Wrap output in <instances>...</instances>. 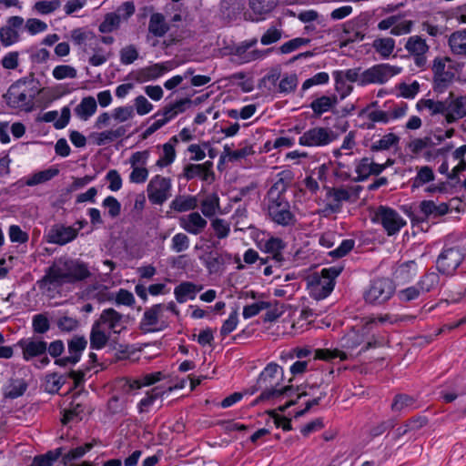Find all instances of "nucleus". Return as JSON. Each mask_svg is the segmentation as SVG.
<instances>
[{"label":"nucleus","mask_w":466,"mask_h":466,"mask_svg":"<svg viewBox=\"0 0 466 466\" xmlns=\"http://www.w3.org/2000/svg\"><path fill=\"white\" fill-rule=\"evenodd\" d=\"M90 276L88 265L84 261L61 258L46 269L45 276L37 281V286L43 292H50L64 284H74Z\"/></svg>","instance_id":"1"},{"label":"nucleus","mask_w":466,"mask_h":466,"mask_svg":"<svg viewBox=\"0 0 466 466\" xmlns=\"http://www.w3.org/2000/svg\"><path fill=\"white\" fill-rule=\"evenodd\" d=\"M365 323L363 325L362 330L363 333H360L357 330H351L345 334L340 339V346L342 350L339 349H324L319 350L317 351V357L320 360H334L336 359H339V360H347L353 357V351L361 344H363L366 340L364 331H370L373 326H375L378 322L380 323H394L396 319H392V316L389 314L381 315L378 318L369 317L364 319Z\"/></svg>","instance_id":"2"},{"label":"nucleus","mask_w":466,"mask_h":466,"mask_svg":"<svg viewBox=\"0 0 466 466\" xmlns=\"http://www.w3.org/2000/svg\"><path fill=\"white\" fill-rule=\"evenodd\" d=\"M44 92L39 80L30 73L13 83L4 97L9 107L28 113L35 108V97Z\"/></svg>","instance_id":"3"},{"label":"nucleus","mask_w":466,"mask_h":466,"mask_svg":"<svg viewBox=\"0 0 466 466\" xmlns=\"http://www.w3.org/2000/svg\"><path fill=\"white\" fill-rule=\"evenodd\" d=\"M287 188V182L283 178H279L270 187L266 197L268 218L282 227L292 226L296 223V216L286 198Z\"/></svg>","instance_id":"4"},{"label":"nucleus","mask_w":466,"mask_h":466,"mask_svg":"<svg viewBox=\"0 0 466 466\" xmlns=\"http://www.w3.org/2000/svg\"><path fill=\"white\" fill-rule=\"evenodd\" d=\"M283 380V370L275 362L268 363L260 372L257 384L259 389H264L256 401L267 400L288 394L292 390L291 386L279 388Z\"/></svg>","instance_id":"5"},{"label":"nucleus","mask_w":466,"mask_h":466,"mask_svg":"<svg viewBox=\"0 0 466 466\" xmlns=\"http://www.w3.org/2000/svg\"><path fill=\"white\" fill-rule=\"evenodd\" d=\"M341 271V267L333 266L323 268L320 275H313L309 282L310 296L318 300L327 298L333 290L335 279Z\"/></svg>","instance_id":"6"},{"label":"nucleus","mask_w":466,"mask_h":466,"mask_svg":"<svg viewBox=\"0 0 466 466\" xmlns=\"http://www.w3.org/2000/svg\"><path fill=\"white\" fill-rule=\"evenodd\" d=\"M395 285L388 278L373 279L363 294L364 300L371 305H382L394 294Z\"/></svg>","instance_id":"7"},{"label":"nucleus","mask_w":466,"mask_h":466,"mask_svg":"<svg viewBox=\"0 0 466 466\" xmlns=\"http://www.w3.org/2000/svg\"><path fill=\"white\" fill-rule=\"evenodd\" d=\"M463 259L464 253L459 246H445L436 259L437 270L442 275L453 276Z\"/></svg>","instance_id":"8"},{"label":"nucleus","mask_w":466,"mask_h":466,"mask_svg":"<svg viewBox=\"0 0 466 466\" xmlns=\"http://www.w3.org/2000/svg\"><path fill=\"white\" fill-rule=\"evenodd\" d=\"M149 202L153 205H163L172 195V180L161 175L154 176L147 186Z\"/></svg>","instance_id":"9"},{"label":"nucleus","mask_w":466,"mask_h":466,"mask_svg":"<svg viewBox=\"0 0 466 466\" xmlns=\"http://www.w3.org/2000/svg\"><path fill=\"white\" fill-rule=\"evenodd\" d=\"M168 326V320L164 314V304L158 303L146 309L139 322L140 329L145 332L164 330Z\"/></svg>","instance_id":"10"},{"label":"nucleus","mask_w":466,"mask_h":466,"mask_svg":"<svg viewBox=\"0 0 466 466\" xmlns=\"http://www.w3.org/2000/svg\"><path fill=\"white\" fill-rule=\"evenodd\" d=\"M373 221L382 226L389 236H393L406 225V220L393 208L380 206L373 216Z\"/></svg>","instance_id":"11"},{"label":"nucleus","mask_w":466,"mask_h":466,"mask_svg":"<svg viewBox=\"0 0 466 466\" xmlns=\"http://www.w3.org/2000/svg\"><path fill=\"white\" fill-rule=\"evenodd\" d=\"M401 67L390 64H378L362 71L361 86L370 84L382 85L388 82L392 76L400 74Z\"/></svg>","instance_id":"12"},{"label":"nucleus","mask_w":466,"mask_h":466,"mask_svg":"<svg viewBox=\"0 0 466 466\" xmlns=\"http://www.w3.org/2000/svg\"><path fill=\"white\" fill-rule=\"evenodd\" d=\"M335 139L336 135L331 129L316 127L304 132L299 138V144L303 147H324Z\"/></svg>","instance_id":"13"},{"label":"nucleus","mask_w":466,"mask_h":466,"mask_svg":"<svg viewBox=\"0 0 466 466\" xmlns=\"http://www.w3.org/2000/svg\"><path fill=\"white\" fill-rule=\"evenodd\" d=\"M87 340L84 336L75 335L67 342L68 355L55 360V364L66 367L67 365L76 364L86 348Z\"/></svg>","instance_id":"14"},{"label":"nucleus","mask_w":466,"mask_h":466,"mask_svg":"<svg viewBox=\"0 0 466 466\" xmlns=\"http://www.w3.org/2000/svg\"><path fill=\"white\" fill-rule=\"evenodd\" d=\"M413 25L412 20L403 19L400 15H394L380 21L377 26L381 31L390 29V35L400 36L410 34Z\"/></svg>","instance_id":"15"},{"label":"nucleus","mask_w":466,"mask_h":466,"mask_svg":"<svg viewBox=\"0 0 466 466\" xmlns=\"http://www.w3.org/2000/svg\"><path fill=\"white\" fill-rule=\"evenodd\" d=\"M404 48L413 57L418 67H423L426 65V54L430 50V46L425 39L417 35H411L407 39Z\"/></svg>","instance_id":"16"},{"label":"nucleus","mask_w":466,"mask_h":466,"mask_svg":"<svg viewBox=\"0 0 466 466\" xmlns=\"http://www.w3.org/2000/svg\"><path fill=\"white\" fill-rule=\"evenodd\" d=\"M448 58L435 57L432 65L434 90L442 93L452 82L454 74L446 70V62Z\"/></svg>","instance_id":"17"},{"label":"nucleus","mask_w":466,"mask_h":466,"mask_svg":"<svg viewBox=\"0 0 466 466\" xmlns=\"http://www.w3.org/2000/svg\"><path fill=\"white\" fill-rule=\"evenodd\" d=\"M172 68L173 64L170 61L156 63L133 72L132 77L138 83H145L159 78L166 72L170 71Z\"/></svg>","instance_id":"18"},{"label":"nucleus","mask_w":466,"mask_h":466,"mask_svg":"<svg viewBox=\"0 0 466 466\" xmlns=\"http://www.w3.org/2000/svg\"><path fill=\"white\" fill-rule=\"evenodd\" d=\"M24 22L23 17L14 15L7 19L5 25L0 27V41L4 46H10L20 40L19 31Z\"/></svg>","instance_id":"19"},{"label":"nucleus","mask_w":466,"mask_h":466,"mask_svg":"<svg viewBox=\"0 0 466 466\" xmlns=\"http://www.w3.org/2000/svg\"><path fill=\"white\" fill-rule=\"evenodd\" d=\"M16 346L22 350L23 359L25 361L43 356L47 350V342L40 338L22 339L17 341Z\"/></svg>","instance_id":"20"},{"label":"nucleus","mask_w":466,"mask_h":466,"mask_svg":"<svg viewBox=\"0 0 466 466\" xmlns=\"http://www.w3.org/2000/svg\"><path fill=\"white\" fill-rule=\"evenodd\" d=\"M59 174V169L56 167H50L45 170L37 171L29 176L25 180L19 179L16 182L10 185L9 188L12 191L20 189L25 186L35 187L40 184L50 181Z\"/></svg>","instance_id":"21"},{"label":"nucleus","mask_w":466,"mask_h":466,"mask_svg":"<svg viewBox=\"0 0 466 466\" xmlns=\"http://www.w3.org/2000/svg\"><path fill=\"white\" fill-rule=\"evenodd\" d=\"M446 107L445 120L447 123L451 124L463 118L466 116V96L454 97L453 94L451 93L449 97L446 98Z\"/></svg>","instance_id":"22"},{"label":"nucleus","mask_w":466,"mask_h":466,"mask_svg":"<svg viewBox=\"0 0 466 466\" xmlns=\"http://www.w3.org/2000/svg\"><path fill=\"white\" fill-rule=\"evenodd\" d=\"M96 322L113 333H120L126 328L124 315L112 308L104 309Z\"/></svg>","instance_id":"23"},{"label":"nucleus","mask_w":466,"mask_h":466,"mask_svg":"<svg viewBox=\"0 0 466 466\" xmlns=\"http://www.w3.org/2000/svg\"><path fill=\"white\" fill-rule=\"evenodd\" d=\"M76 231L74 227L63 224L52 226L47 234V241L59 246L66 245L76 238Z\"/></svg>","instance_id":"24"},{"label":"nucleus","mask_w":466,"mask_h":466,"mask_svg":"<svg viewBox=\"0 0 466 466\" xmlns=\"http://www.w3.org/2000/svg\"><path fill=\"white\" fill-rule=\"evenodd\" d=\"M178 224L188 234L197 236L205 230L208 221L198 212H191L180 217Z\"/></svg>","instance_id":"25"},{"label":"nucleus","mask_w":466,"mask_h":466,"mask_svg":"<svg viewBox=\"0 0 466 466\" xmlns=\"http://www.w3.org/2000/svg\"><path fill=\"white\" fill-rule=\"evenodd\" d=\"M163 379V374L160 371L148 373L144 375L139 380H131L128 378H122L119 380L122 390L126 393H129L132 390H139L144 386H150Z\"/></svg>","instance_id":"26"},{"label":"nucleus","mask_w":466,"mask_h":466,"mask_svg":"<svg viewBox=\"0 0 466 466\" xmlns=\"http://www.w3.org/2000/svg\"><path fill=\"white\" fill-rule=\"evenodd\" d=\"M212 162L207 161L204 164H188L185 166L183 175L187 180L200 177L204 181L213 178L214 172L211 170Z\"/></svg>","instance_id":"27"},{"label":"nucleus","mask_w":466,"mask_h":466,"mask_svg":"<svg viewBox=\"0 0 466 466\" xmlns=\"http://www.w3.org/2000/svg\"><path fill=\"white\" fill-rule=\"evenodd\" d=\"M339 103L338 96L333 94L330 96L322 95L316 97L309 104L310 109L315 116H320L327 112H333Z\"/></svg>","instance_id":"28"},{"label":"nucleus","mask_w":466,"mask_h":466,"mask_svg":"<svg viewBox=\"0 0 466 466\" xmlns=\"http://www.w3.org/2000/svg\"><path fill=\"white\" fill-rule=\"evenodd\" d=\"M418 273V266L414 260H409L398 265L392 273L397 284H406L412 280Z\"/></svg>","instance_id":"29"},{"label":"nucleus","mask_w":466,"mask_h":466,"mask_svg":"<svg viewBox=\"0 0 466 466\" xmlns=\"http://www.w3.org/2000/svg\"><path fill=\"white\" fill-rule=\"evenodd\" d=\"M270 48H268L266 50L255 49L252 51H248V48L246 46V44L242 42L238 46H235L232 54L238 57V60L240 63H249L252 61L264 58L267 55L270 53Z\"/></svg>","instance_id":"30"},{"label":"nucleus","mask_w":466,"mask_h":466,"mask_svg":"<svg viewBox=\"0 0 466 466\" xmlns=\"http://www.w3.org/2000/svg\"><path fill=\"white\" fill-rule=\"evenodd\" d=\"M265 248L268 253L267 262L273 261L277 268H280L285 261L282 255V250L285 248L283 240L279 238H271L265 243Z\"/></svg>","instance_id":"31"},{"label":"nucleus","mask_w":466,"mask_h":466,"mask_svg":"<svg viewBox=\"0 0 466 466\" xmlns=\"http://www.w3.org/2000/svg\"><path fill=\"white\" fill-rule=\"evenodd\" d=\"M202 286H198L190 281H184L174 289V295L178 303H185L187 299H194Z\"/></svg>","instance_id":"32"},{"label":"nucleus","mask_w":466,"mask_h":466,"mask_svg":"<svg viewBox=\"0 0 466 466\" xmlns=\"http://www.w3.org/2000/svg\"><path fill=\"white\" fill-rule=\"evenodd\" d=\"M57 116H58L57 111L52 110V111H48V112L45 113L42 116L41 120L44 122H46V123L54 122V127L56 129L65 128L70 121V117H71L70 108L68 106H64L61 109V115L58 119H57Z\"/></svg>","instance_id":"33"},{"label":"nucleus","mask_w":466,"mask_h":466,"mask_svg":"<svg viewBox=\"0 0 466 466\" xmlns=\"http://www.w3.org/2000/svg\"><path fill=\"white\" fill-rule=\"evenodd\" d=\"M327 198H329V203L327 204L328 208L333 212H338L341 208L342 202L350 199V193L349 190L342 187L329 188L327 193Z\"/></svg>","instance_id":"34"},{"label":"nucleus","mask_w":466,"mask_h":466,"mask_svg":"<svg viewBox=\"0 0 466 466\" xmlns=\"http://www.w3.org/2000/svg\"><path fill=\"white\" fill-rule=\"evenodd\" d=\"M169 25L161 13H153L148 23V33L156 37H163L169 31Z\"/></svg>","instance_id":"35"},{"label":"nucleus","mask_w":466,"mask_h":466,"mask_svg":"<svg viewBox=\"0 0 466 466\" xmlns=\"http://www.w3.org/2000/svg\"><path fill=\"white\" fill-rule=\"evenodd\" d=\"M231 258L228 253H220L218 251H210L207 253L203 258L206 268L210 273L218 272L221 267Z\"/></svg>","instance_id":"36"},{"label":"nucleus","mask_w":466,"mask_h":466,"mask_svg":"<svg viewBox=\"0 0 466 466\" xmlns=\"http://www.w3.org/2000/svg\"><path fill=\"white\" fill-rule=\"evenodd\" d=\"M27 387L28 383L25 380L18 377H12L5 387L4 395L5 398L16 399L25 392Z\"/></svg>","instance_id":"37"},{"label":"nucleus","mask_w":466,"mask_h":466,"mask_svg":"<svg viewBox=\"0 0 466 466\" xmlns=\"http://www.w3.org/2000/svg\"><path fill=\"white\" fill-rule=\"evenodd\" d=\"M420 212L422 214V219L428 218L430 216H443L448 213L449 206L446 203L436 205L432 200H423L419 206Z\"/></svg>","instance_id":"38"},{"label":"nucleus","mask_w":466,"mask_h":466,"mask_svg":"<svg viewBox=\"0 0 466 466\" xmlns=\"http://www.w3.org/2000/svg\"><path fill=\"white\" fill-rule=\"evenodd\" d=\"M97 104L93 96H86L76 106L75 114L84 121L89 119L96 111Z\"/></svg>","instance_id":"39"},{"label":"nucleus","mask_w":466,"mask_h":466,"mask_svg":"<svg viewBox=\"0 0 466 466\" xmlns=\"http://www.w3.org/2000/svg\"><path fill=\"white\" fill-rule=\"evenodd\" d=\"M127 127L120 126L116 129H109L100 133L94 134L95 142L98 146H103L111 143L118 138H121L127 134Z\"/></svg>","instance_id":"40"},{"label":"nucleus","mask_w":466,"mask_h":466,"mask_svg":"<svg viewBox=\"0 0 466 466\" xmlns=\"http://www.w3.org/2000/svg\"><path fill=\"white\" fill-rule=\"evenodd\" d=\"M448 43L454 55L466 56V30L453 32L450 35Z\"/></svg>","instance_id":"41"},{"label":"nucleus","mask_w":466,"mask_h":466,"mask_svg":"<svg viewBox=\"0 0 466 466\" xmlns=\"http://www.w3.org/2000/svg\"><path fill=\"white\" fill-rule=\"evenodd\" d=\"M435 178L432 168L429 166L417 167V175L410 179L412 189L420 188Z\"/></svg>","instance_id":"42"},{"label":"nucleus","mask_w":466,"mask_h":466,"mask_svg":"<svg viewBox=\"0 0 466 466\" xmlns=\"http://www.w3.org/2000/svg\"><path fill=\"white\" fill-rule=\"evenodd\" d=\"M109 335L106 334L102 327L97 323H94L90 332V348L92 350H101L108 342Z\"/></svg>","instance_id":"43"},{"label":"nucleus","mask_w":466,"mask_h":466,"mask_svg":"<svg viewBox=\"0 0 466 466\" xmlns=\"http://www.w3.org/2000/svg\"><path fill=\"white\" fill-rule=\"evenodd\" d=\"M198 208V199L194 196H177L170 203V208L177 212H186Z\"/></svg>","instance_id":"44"},{"label":"nucleus","mask_w":466,"mask_h":466,"mask_svg":"<svg viewBox=\"0 0 466 466\" xmlns=\"http://www.w3.org/2000/svg\"><path fill=\"white\" fill-rule=\"evenodd\" d=\"M393 412H403L417 408L416 400L413 397L407 394H397L391 403Z\"/></svg>","instance_id":"45"},{"label":"nucleus","mask_w":466,"mask_h":466,"mask_svg":"<svg viewBox=\"0 0 466 466\" xmlns=\"http://www.w3.org/2000/svg\"><path fill=\"white\" fill-rule=\"evenodd\" d=\"M172 142L177 143V137L176 136L172 137L169 142L163 145V154L156 163L158 167H166L174 162L176 150Z\"/></svg>","instance_id":"46"},{"label":"nucleus","mask_w":466,"mask_h":466,"mask_svg":"<svg viewBox=\"0 0 466 466\" xmlns=\"http://www.w3.org/2000/svg\"><path fill=\"white\" fill-rule=\"evenodd\" d=\"M372 47L382 58H389L394 51L395 40L391 37L376 38Z\"/></svg>","instance_id":"47"},{"label":"nucleus","mask_w":466,"mask_h":466,"mask_svg":"<svg viewBox=\"0 0 466 466\" xmlns=\"http://www.w3.org/2000/svg\"><path fill=\"white\" fill-rule=\"evenodd\" d=\"M418 110L428 109L431 111V115L441 114L445 116L447 111L446 99L442 101H435L433 99H420L417 103Z\"/></svg>","instance_id":"48"},{"label":"nucleus","mask_w":466,"mask_h":466,"mask_svg":"<svg viewBox=\"0 0 466 466\" xmlns=\"http://www.w3.org/2000/svg\"><path fill=\"white\" fill-rule=\"evenodd\" d=\"M201 212L206 218H212L220 208L219 198L216 193L208 195L200 205Z\"/></svg>","instance_id":"49"},{"label":"nucleus","mask_w":466,"mask_h":466,"mask_svg":"<svg viewBox=\"0 0 466 466\" xmlns=\"http://www.w3.org/2000/svg\"><path fill=\"white\" fill-rule=\"evenodd\" d=\"M417 283L420 289V290L422 291L423 294L431 292L436 289L440 285L439 273L429 271L420 277Z\"/></svg>","instance_id":"50"},{"label":"nucleus","mask_w":466,"mask_h":466,"mask_svg":"<svg viewBox=\"0 0 466 466\" xmlns=\"http://www.w3.org/2000/svg\"><path fill=\"white\" fill-rule=\"evenodd\" d=\"M299 84L298 76L295 73H285L281 75L280 80L278 85L277 93L289 94L297 88Z\"/></svg>","instance_id":"51"},{"label":"nucleus","mask_w":466,"mask_h":466,"mask_svg":"<svg viewBox=\"0 0 466 466\" xmlns=\"http://www.w3.org/2000/svg\"><path fill=\"white\" fill-rule=\"evenodd\" d=\"M165 393V390L160 387H155L150 391H148L137 404V409L140 413L146 412L148 410V408L153 405L156 400L162 397Z\"/></svg>","instance_id":"52"},{"label":"nucleus","mask_w":466,"mask_h":466,"mask_svg":"<svg viewBox=\"0 0 466 466\" xmlns=\"http://www.w3.org/2000/svg\"><path fill=\"white\" fill-rule=\"evenodd\" d=\"M278 3L279 0H249V7L255 14L264 15L270 13Z\"/></svg>","instance_id":"53"},{"label":"nucleus","mask_w":466,"mask_h":466,"mask_svg":"<svg viewBox=\"0 0 466 466\" xmlns=\"http://www.w3.org/2000/svg\"><path fill=\"white\" fill-rule=\"evenodd\" d=\"M119 15L116 13H108L105 15L104 20L100 23L98 30L100 33L108 34L111 33L120 26Z\"/></svg>","instance_id":"54"},{"label":"nucleus","mask_w":466,"mask_h":466,"mask_svg":"<svg viewBox=\"0 0 466 466\" xmlns=\"http://www.w3.org/2000/svg\"><path fill=\"white\" fill-rule=\"evenodd\" d=\"M398 142H399V137L393 133H389V134L383 136L378 141L372 143V145L370 146V149L372 151L388 150L391 147L398 144Z\"/></svg>","instance_id":"55"},{"label":"nucleus","mask_w":466,"mask_h":466,"mask_svg":"<svg viewBox=\"0 0 466 466\" xmlns=\"http://www.w3.org/2000/svg\"><path fill=\"white\" fill-rule=\"evenodd\" d=\"M427 422L428 420L425 417L412 419L406 425L397 428L393 433V438L397 440L400 436L404 435L408 431L421 428L426 425Z\"/></svg>","instance_id":"56"},{"label":"nucleus","mask_w":466,"mask_h":466,"mask_svg":"<svg viewBox=\"0 0 466 466\" xmlns=\"http://www.w3.org/2000/svg\"><path fill=\"white\" fill-rule=\"evenodd\" d=\"M95 445V442H87L84 445L71 449L67 453L63 456V461L65 464L71 461L82 458L86 452H88Z\"/></svg>","instance_id":"57"},{"label":"nucleus","mask_w":466,"mask_h":466,"mask_svg":"<svg viewBox=\"0 0 466 466\" xmlns=\"http://www.w3.org/2000/svg\"><path fill=\"white\" fill-rule=\"evenodd\" d=\"M418 283L414 286H410L400 289L397 292V298L400 302H410L417 299L422 293L420 290Z\"/></svg>","instance_id":"58"},{"label":"nucleus","mask_w":466,"mask_h":466,"mask_svg":"<svg viewBox=\"0 0 466 466\" xmlns=\"http://www.w3.org/2000/svg\"><path fill=\"white\" fill-rule=\"evenodd\" d=\"M189 238L185 233H177L171 239L170 248L176 253L186 251L189 248Z\"/></svg>","instance_id":"59"},{"label":"nucleus","mask_w":466,"mask_h":466,"mask_svg":"<svg viewBox=\"0 0 466 466\" xmlns=\"http://www.w3.org/2000/svg\"><path fill=\"white\" fill-rule=\"evenodd\" d=\"M329 76L327 72H319L313 76L306 79L301 86V92L304 93L314 86H322L328 84Z\"/></svg>","instance_id":"60"},{"label":"nucleus","mask_w":466,"mask_h":466,"mask_svg":"<svg viewBox=\"0 0 466 466\" xmlns=\"http://www.w3.org/2000/svg\"><path fill=\"white\" fill-rule=\"evenodd\" d=\"M355 171L358 175L355 181L366 180L370 175H372L371 159L369 157L361 158L356 165Z\"/></svg>","instance_id":"61"},{"label":"nucleus","mask_w":466,"mask_h":466,"mask_svg":"<svg viewBox=\"0 0 466 466\" xmlns=\"http://www.w3.org/2000/svg\"><path fill=\"white\" fill-rule=\"evenodd\" d=\"M94 45V55L90 56L88 62L93 66H99L107 61V59L110 57V53L106 52L104 48L98 46L97 39L95 40Z\"/></svg>","instance_id":"62"},{"label":"nucleus","mask_w":466,"mask_h":466,"mask_svg":"<svg viewBox=\"0 0 466 466\" xmlns=\"http://www.w3.org/2000/svg\"><path fill=\"white\" fill-rule=\"evenodd\" d=\"M335 81V90L339 95V99L343 100L346 98L353 90V86L348 84L347 80H344L339 76V74L332 73Z\"/></svg>","instance_id":"63"},{"label":"nucleus","mask_w":466,"mask_h":466,"mask_svg":"<svg viewBox=\"0 0 466 466\" xmlns=\"http://www.w3.org/2000/svg\"><path fill=\"white\" fill-rule=\"evenodd\" d=\"M52 75L57 80H62L65 78H76L77 76V71L72 66L59 65L53 69Z\"/></svg>","instance_id":"64"}]
</instances>
